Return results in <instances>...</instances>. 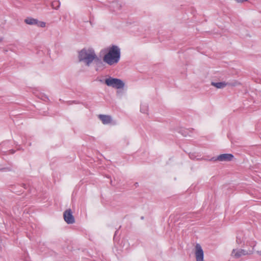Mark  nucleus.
<instances>
[{"label":"nucleus","instance_id":"20e7f679","mask_svg":"<svg viewBox=\"0 0 261 261\" xmlns=\"http://www.w3.org/2000/svg\"><path fill=\"white\" fill-rule=\"evenodd\" d=\"M64 219L67 224H73L75 222V219L72 215V212L70 209L66 210L64 212Z\"/></svg>","mask_w":261,"mask_h":261},{"label":"nucleus","instance_id":"9d476101","mask_svg":"<svg viewBox=\"0 0 261 261\" xmlns=\"http://www.w3.org/2000/svg\"><path fill=\"white\" fill-rule=\"evenodd\" d=\"M24 22L30 25H36L38 22V19L32 17H27L24 20Z\"/></svg>","mask_w":261,"mask_h":261},{"label":"nucleus","instance_id":"0eeeda50","mask_svg":"<svg viewBox=\"0 0 261 261\" xmlns=\"http://www.w3.org/2000/svg\"><path fill=\"white\" fill-rule=\"evenodd\" d=\"M98 118L105 125L111 124L113 121L111 116L109 115L100 114L98 116Z\"/></svg>","mask_w":261,"mask_h":261},{"label":"nucleus","instance_id":"ddd939ff","mask_svg":"<svg viewBox=\"0 0 261 261\" xmlns=\"http://www.w3.org/2000/svg\"><path fill=\"white\" fill-rule=\"evenodd\" d=\"M60 6V3L59 1H54L51 3V7L53 9L57 10Z\"/></svg>","mask_w":261,"mask_h":261},{"label":"nucleus","instance_id":"f03ea898","mask_svg":"<svg viewBox=\"0 0 261 261\" xmlns=\"http://www.w3.org/2000/svg\"><path fill=\"white\" fill-rule=\"evenodd\" d=\"M121 52L120 48L116 45H112L108 53L103 56V61L110 66L118 63L120 59Z\"/></svg>","mask_w":261,"mask_h":261},{"label":"nucleus","instance_id":"39448f33","mask_svg":"<svg viewBox=\"0 0 261 261\" xmlns=\"http://www.w3.org/2000/svg\"><path fill=\"white\" fill-rule=\"evenodd\" d=\"M195 254L196 261H203V251L201 246L199 244L196 245Z\"/></svg>","mask_w":261,"mask_h":261},{"label":"nucleus","instance_id":"2eb2a0df","mask_svg":"<svg viewBox=\"0 0 261 261\" xmlns=\"http://www.w3.org/2000/svg\"><path fill=\"white\" fill-rule=\"evenodd\" d=\"M240 250H241V253L242 254V255H245L250 254L252 253L251 251H250L249 252L248 251L244 250V249H240Z\"/></svg>","mask_w":261,"mask_h":261},{"label":"nucleus","instance_id":"6e6552de","mask_svg":"<svg viewBox=\"0 0 261 261\" xmlns=\"http://www.w3.org/2000/svg\"><path fill=\"white\" fill-rule=\"evenodd\" d=\"M111 11L115 12H118L120 10L121 5L117 2H113L110 6Z\"/></svg>","mask_w":261,"mask_h":261},{"label":"nucleus","instance_id":"6ab92c4d","mask_svg":"<svg viewBox=\"0 0 261 261\" xmlns=\"http://www.w3.org/2000/svg\"><path fill=\"white\" fill-rule=\"evenodd\" d=\"M11 153L13 154L15 152V150L12 149V150H10L9 151Z\"/></svg>","mask_w":261,"mask_h":261},{"label":"nucleus","instance_id":"423d86ee","mask_svg":"<svg viewBox=\"0 0 261 261\" xmlns=\"http://www.w3.org/2000/svg\"><path fill=\"white\" fill-rule=\"evenodd\" d=\"M233 158V155L230 153H224L218 155L216 158H213L211 159L212 161H230Z\"/></svg>","mask_w":261,"mask_h":261},{"label":"nucleus","instance_id":"dca6fc26","mask_svg":"<svg viewBox=\"0 0 261 261\" xmlns=\"http://www.w3.org/2000/svg\"><path fill=\"white\" fill-rule=\"evenodd\" d=\"M40 98L44 101H47L48 100V98L46 95H41Z\"/></svg>","mask_w":261,"mask_h":261},{"label":"nucleus","instance_id":"aec40b11","mask_svg":"<svg viewBox=\"0 0 261 261\" xmlns=\"http://www.w3.org/2000/svg\"><path fill=\"white\" fill-rule=\"evenodd\" d=\"M2 38L0 37V42L2 41Z\"/></svg>","mask_w":261,"mask_h":261},{"label":"nucleus","instance_id":"9b49d317","mask_svg":"<svg viewBox=\"0 0 261 261\" xmlns=\"http://www.w3.org/2000/svg\"><path fill=\"white\" fill-rule=\"evenodd\" d=\"M231 255L236 258H239L242 256V254L240 249H234L232 251Z\"/></svg>","mask_w":261,"mask_h":261},{"label":"nucleus","instance_id":"f8f14e48","mask_svg":"<svg viewBox=\"0 0 261 261\" xmlns=\"http://www.w3.org/2000/svg\"><path fill=\"white\" fill-rule=\"evenodd\" d=\"M148 109V105L146 103H142L140 106V111L142 113L146 114Z\"/></svg>","mask_w":261,"mask_h":261},{"label":"nucleus","instance_id":"a211bd4d","mask_svg":"<svg viewBox=\"0 0 261 261\" xmlns=\"http://www.w3.org/2000/svg\"><path fill=\"white\" fill-rule=\"evenodd\" d=\"M236 242L238 244H241L242 242V240H241V238H239V237H237Z\"/></svg>","mask_w":261,"mask_h":261},{"label":"nucleus","instance_id":"f257e3e1","mask_svg":"<svg viewBox=\"0 0 261 261\" xmlns=\"http://www.w3.org/2000/svg\"><path fill=\"white\" fill-rule=\"evenodd\" d=\"M78 59L80 62L84 63L89 66L94 61H100L99 59L92 48H84L79 52Z\"/></svg>","mask_w":261,"mask_h":261},{"label":"nucleus","instance_id":"7ed1b4c3","mask_svg":"<svg viewBox=\"0 0 261 261\" xmlns=\"http://www.w3.org/2000/svg\"><path fill=\"white\" fill-rule=\"evenodd\" d=\"M99 81L101 83H104L108 87L117 89H123L125 86L124 83L121 79L114 78L110 76H108L104 81L101 80Z\"/></svg>","mask_w":261,"mask_h":261},{"label":"nucleus","instance_id":"4468645a","mask_svg":"<svg viewBox=\"0 0 261 261\" xmlns=\"http://www.w3.org/2000/svg\"><path fill=\"white\" fill-rule=\"evenodd\" d=\"M46 23L45 22L43 21H39L38 20V22L36 24L37 26L41 27V28H44L45 27Z\"/></svg>","mask_w":261,"mask_h":261},{"label":"nucleus","instance_id":"f3484780","mask_svg":"<svg viewBox=\"0 0 261 261\" xmlns=\"http://www.w3.org/2000/svg\"><path fill=\"white\" fill-rule=\"evenodd\" d=\"M68 103H69V105H72V104H73V103H74V104H79V103H80V102L79 101H74H74H69L68 102Z\"/></svg>","mask_w":261,"mask_h":261},{"label":"nucleus","instance_id":"1a4fd4ad","mask_svg":"<svg viewBox=\"0 0 261 261\" xmlns=\"http://www.w3.org/2000/svg\"><path fill=\"white\" fill-rule=\"evenodd\" d=\"M212 85L218 89H222L227 85V83L225 82H212Z\"/></svg>","mask_w":261,"mask_h":261}]
</instances>
